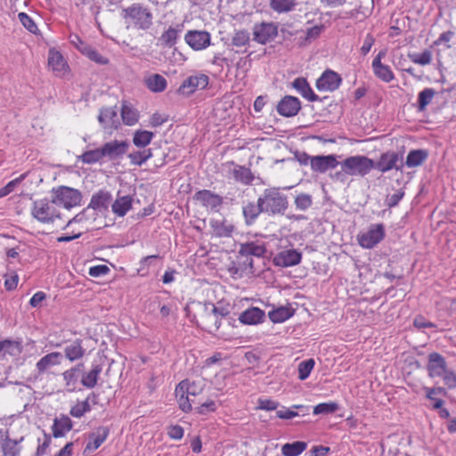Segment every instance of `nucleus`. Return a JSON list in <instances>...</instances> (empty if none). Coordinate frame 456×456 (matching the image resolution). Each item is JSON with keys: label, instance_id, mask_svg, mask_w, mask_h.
<instances>
[{"label": "nucleus", "instance_id": "nucleus-10", "mask_svg": "<svg viewBox=\"0 0 456 456\" xmlns=\"http://www.w3.org/2000/svg\"><path fill=\"white\" fill-rule=\"evenodd\" d=\"M208 77L205 74H196L187 77L181 86L179 92L183 94L190 95L196 90L205 89L208 85Z\"/></svg>", "mask_w": 456, "mask_h": 456}, {"label": "nucleus", "instance_id": "nucleus-51", "mask_svg": "<svg viewBox=\"0 0 456 456\" xmlns=\"http://www.w3.org/2000/svg\"><path fill=\"white\" fill-rule=\"evenodd\" d=\"M338 410V404L335 402L322 403L314 407V415L331 414Z\"/></svg>", "mask_w": 456, "mask_h": 456}, {"label": "nucleus", "instance_id": "nucleus-54", "mask_svg": "<svg viewBox=\"0 0 456 456\" xmlns=\"http://www.w3.org/2000/svg\"><path fill=\"white\" fill-rule=\"evenodd\" d=\"M18 19L22 26L30 33L37 34L38 28L35 21L32 20L30 16H28L25 12H20L18 14Z\"/></svg>", "mask_w": 456, "mask_h": 456}, {"label": "nucleus", "instance_id": "nucleus-14", "mask_svg": "<svg viewBox=\"0 0 456 456\" xmlns=\"http://www.w3.org/2000/svg\"><path fill=\"white\" fill-rule=\"evenodd\" d=\"M129 148V143L126 141L113 140L106 142L102 147L104 159L109 160H115L120 159L125 155Z\"/></svg>", "mask_w": 456, "mask_h": 456}, {"label": "nucleus", "instance_id": "nucleus-15", "mask_svg": "<svg viewBox=\"0 0 456 456\" xmlns=\"http://www.w3.org/2000/svg\"><path fill=\"white\" fill-rule=\"evenodd\" d=\"M194 198L203 207L213 212H218L223 204V198L208 190L198 191Z\"/></svg>", "mask_w": 456, "mask_h": 456}, {"label": "nucleus", "instance_id": "nucleus-38", "mask_svg": "<svg viewBox=\"0 0 456 456\" xmlns=\"http://www.w3.org/2000/svg\"><path fill=\"white\" fill-rule=\"evenodd\" d=\"M307 447V444L302 441H296L293 443H287L281 447V453L283 456H298Z\"/></svg>", "mask_w": 456, "mask_h": 456}, {"label": "nucleus", "instance_id": "nucleus-43", "mask_svg": "<svg viewBox=\"0 0 456 456\" xmlns=\"http://www.w3.org/2000/svg\"><path fill=\"white\" fill-rule=\"evenodd\" d=\"M374 75L383 82L389 83L395 78V75L388 65L383 63L371 65Z\"/></svg>", "mask_w": 456, "mask_h": 456}, {"label": "nucleus", "instance_id": "nucleus-20", "mask_svg": "<svg viewBox=\"0 0 456 456\" xmlns=\"http://www.w3.org/2000/svg\"><path fill=\"white\" fill-rule=\"evenodd\" d=\"M225 166L236 182L243 184H249L253 181L254 176L249 168L244 166L236 165L233 162H228Z\"/></svg>", "mask_w": 456, "mask_h": 456}, {"label": "nucleus", "instance_id": "nucleus-36", "mask_svg": "<svg viewBox=\"0 0 456 456\" xmlns=\"http://www.w3.org/2000/svg\"><path fill=\"white\" fill-rule=\"evenodd\" d=\"M110 200V194L109 192L100 191L92 196L89 208H92L95 210L104 209L108 207Z\"/></svg>", "mask_w": 456, "mask_h": 456}, {"label": "nucleus", "instance_id": "nucleus-62", "mask_svg": "<svg viewBox=\"0 0 456 456\" xmlns=\"http://www.w3.org/2000/svg\"><path fill=\"white\" fill-rule=\"evenodd\" d=\"M216 409L217 405L216 402L213 400H208L205 403H201L199 407H197L196 411L199 414L205 415L216 411Z\"/></svg>", "mask_w": 456, "mask_h": 456}, {"label": "nucleus", "instance_id": "nucleus-42", "mask_svg": "<svg viewBox=\"0 0 456 456\" xmlns=\"http://www.w3.org/2000/svg\"><path fill=\"white\" fill-rule=\"evenodd\" d=\"M154 137V134L148 130H136L133 136V143L138 148L148 146Z\"/></svg>", "mask_w": 456, "mask_h": 456}, {"label": "nucleus", "instance_id": "nucleus-40", "mask_svg": "<svg viewBox=\"0 0 456 456\" xmlns=\"http://www.w3.org/2000/svg\"><path fill=\"white\" fill-rule=\"evenodd\" d=\"M121 118L125 125L134 126L139 120V112L133 106L124 104L121 109Z\"/></svg>", "mask_w": 456, "mask_h": 456}, {"label": "nucleus", "instance_id": "nucleus-19", "mask_svg": "<svg viewBox=\"0 0 456 456\" xmlns=\"http://www.w3.org/2000/svg\"><path fill=\"white\" fill-rule=\"evenodd\" d=\"M446 369L447 363L444 356L436 352L429 354L427 370L430 378L443 375Z\"/></svg>", "mask_w": 456, "mask_h": 456}, {"label": "nucleus", "instance_id": "nucleus-28", "mask_svg": "<svg viewBox=\"0 0 456 456\" xmlns=\"http://www.w3.org/2000/svg\"><path fill=\"white\" fill-rule=\"evenodd\" d=\"M71 419L69 417L62 415L60 418L54 419L53 424L52 426L53 436L56 438L63 437L71 430Z\"/></svg>", "mask_w": 456, "mask_h": 456}, {"label": "nucleus", "instance_id": "nucleus-30", "mask_svg": "<svg viewBox=\"0 0 456 456\" xmlns=\"http://www.w3.org/2000/svg\"><path fill=\"white\" fill-rule=\"evenodd\" d=\"M428 157L427 150H411L409 151L405 160V166L409 168L421 166Z\"/></svg>", "mask_w": 456, "mask_h": 456}, {"label": "nucleus", "instance_id": "nucleus-6", "mask_svg": "<svg viewBox=\"0 0 456 456\" xmlns=\"http://www.w3.org/2000/svg\"><path fill=\"white\" fill-rule=\"evenodd\" d=\"M341 168L350 176H364L373 169V160L363 155L345 159L339 163Z\"/></svg>", "mask_w": 456, "mask_h": 456}, {"label": "nucleus", "instance_id": "nucleus-45", "mask_svg": "<svg viewBox=\"0 0 456 456\" xmlns=\"http://www.w3.org/2000/svg\"><path fill=\"white\" fill-rule=\"evenodd\" d=\"M79 366L72 367L62 373L65 385L69 391H74L78 379Z\"/></svg>", "mask_w": 456, "mask_h": 456}, {"label": "nucleus", "instance_id": "nucleus-7", "mask_svg": "<svg viewBox=\"0 0 456 456\" xmlns=\"http://www.w3.org/2000/svg\"><path fill=\"white\" fill-rule=\"evenodd\" d=\"M385 227L382 224H370L367 231L357 235V241L363 248H372L385 237Z\"/></svg>", "mask_w": 456, "mask_h": 456}, {"label": "nucleus", "instance_id": "nucleus-2", "mask_svg": "<svg viewBox=\"0 0 456 456\" xmlns=\"http://www.w3.org/2000/svg\"><path fill=\"white\" fill-rule=\"evenodd\" d=\"M122 16L127 28L146 30L152 25L151 10L140 4H133L122 11Z\"/></svg>", "mask_w": 456, "mask_h": 456}, {"label": "nucleus", "instance_id": "nucleus-39", "mask_svg": "<svg viewBox=\"0 0 456 456\" xmlns=\"http://www.w3.org/2000/svg\"><path fill=\"white\" fill-rule=\"evenodd\" d=\"M65 356L71 362L82 358L85 354V349L80 340H75L64 349Z\"/></svg>", "mask_w": 456, "mask_h": 456}, {"label": "nucleus", "instance_id": "nucleus-48", "mask_svg": "<svg viewBox=\"0 0 456 456\" xmlns=\"http://www.w3.org/2000/svg\"><path fill=\"white\" fill-rule=\"evenodd\" d=\"M262 212L259 203H248L243 207V215L248 224H252Z\"/></svg>", "mask_w": 456, "mask_h": 456}, {"label": "nucleus", "instance_id": "nucleus-57", "mask_svg": "<svg viewBox=\"0 0 456 456\" xmlns=\"http://www.w3.org/2000/svg\"><path fill=\"white\" fill-rule=\"evenodd\" d=\"M205 309H206V311L208 312V317L213 318L215 320L216 329L218 330L221 325L220 317L224 316V314L223 313V311L219 310L213 304L206 305Z\"/></svg>", "mask_w": 456, "mask_h": 456}, {"label": "nucleus", "instance_id": "nucleus-50", "mask_svg": "<svg viewBox=\"0 0 456 456\" xmlns=\"http://www.w3.org/2000/svg\"><path fill=\"white\" fill-rule=\"evenodd\" d=\"M436 91L433 88H425L419 93L418 95V105L419 110H424L427 106L432 102Z\"/></svg>", "mask_w": 456, "mask_h": 456}, {"label": "nucleus", "instance_id": "nucleus-32", "mask_svg": "<svg viewBox=\"0 0 456 456\" xmlns=\"http://www.w3.org/2000/svg\"><path fill=\"white\" fill-rule=\"evenodd\" d=\"M102 371V366L101 364L94 363L92 365V369L83 375L81 379L82 385L87 388L94 387Z\"/></svg>", "mask_w": 456, "mask_h": 456}, {"label": "nucleus", "instance_id": "nucleus-12", "mask_svg": "<svg viewBox=\"0 0 456 456\" xmlns=\"http://www.w3.org/2000/svg\"><path fill=\"white\" fill-rule=\"evenodd\" d=\"M277 27L273 22L256 24L253 28V38L259 44L265 45L277 36Z\"/></svg>", "mask_w": 456, "mask_h": 456}, {"label": "nucleus", "instance_id": "nucleus-22", "mask_svg": "<svg viewBox=\"0 0 456 456\" xmlns=\"http://www.w3.org/2000/svg\"><path fill=\"white\" fill-rule=\"evenodd\" d=\"M265 244L263 240H260L243 243L240 245V254L242 256H254L256 257H261L265 254Z\"/></svg>", "mask_w": 456, "mask_h": 456}, {"label": "nucleus", "instance_id": "nucleus-8", "mask_svg": "<svg viewBox=\"0 0 456 456\" xmlns=\"http://www.w3.org/2000/svg\"><path fill=\"white\" fill-rule=\"evenodd\" d=\"M301 260L302 253L294 248L281 250L273 257V265L282 268L297 265Z\"/></svg>", "mask_w": 456, "mask_h": 456}, {"label": "nucleus", "instance_id": "nucleus-44", "mask_svg": "<svg viewBox=\"0 0 456 456\" xmlns=\"http://www.w3.org/2000/svg\"><path fill=\"white\" fill-rule=\"evenodd\" d=\"M103 159L104 156L102 147L94 150L86 151L79 157L81 162L89 165L100 162Z\"/></svg>", "mask_w": 456, "mask_h": 456}, {"label": "nucleus", "instance_id": "nucleus-11", "mask_svg": "<svg viewBox=\"0 0 456 456\" xmlns=\"http://www.w3.org/2000/svg\"><path fill=\"white\" fill-rule=\"evenodd\" d=\"M400 156L395 151H387L379 157L377 162L373 161V169L381 173H387L392 169L401 170L402 165L398 166Z\"/></svg>", "mask_w": 456, "mask_h": 456}, {"label": "nucleus", "instance_id": "nucleus-5", "mask_svg": "<svg viewBox=\"0 0 456 456\" xmlns=\"http://www.w3.org/2000/svg\"><path fill=\"white\" fill-rule=\"evenodd\" d=\"M51 197L56 206H61L66 209H71L80 205L82 200L81 192L68 186L54 187L51 191Z\"/></svg>", "mask_w": 456, "mask_h": 456}, {"label": "nucleus", "instance_id": "nucleus-49", "mask_svg": "<svg viewBox=\"0 0 456 456\" xmlns=\"http://www.w3.org/2000/svg\"><path fill=\"white\" fill-rule=\"evenodd\" d=\"M90 411L91 405L89 403V397H87L86 400L77 402L74 406H72L69 413L72 417L79 419Z\"/></svg>", "mask_w": 456, "mask_h": 456}, {"label": "nucleus", "instance_id": "nucleus-41", "mask_svg": "<svg viewBox=\"0 0 456 456\" xmlns=\"http://www.w3.org/2000/svg\"><path fill=\"white\" fill-rule=\"evenodd\" d=\"M268 315L273 322H283L293 315V310L288 306H281L269 312Z\"/></svg>", "mask_w": 456, "mask_h": 456}, {"label": "nucleus", "instance_id": "nucleus-17", "mask_svg": "<svg viewBox=\"0 0 456 456\" xmlns=\"http://www.w3.org/2000/svg\"><path fill=\"white\" fill-rule=\"evenodd\" d=\"M301 109L300 101L294 96L287 95L277 105V111L283 117H294Z\"/></svg>", "mask_w": 456, "mask_h": 456}, {"label": "nucleus", "instance_id": "nucleus-46", "mask_svg": "<svg viewBox=\"0 0 456 456\" xmlns=\"http://www.w3.org/2000/svg\"><path fill=\"white\" fill-rule=\"evenodd\" d=\"M297 410H307V407L301 404H294L289 408L281 407L277 411L276 415L281 419H291L299 415Z\"/></svg>", "mask_w": 456, "mask_h": 456}, {"label": "nucleus", "instance_id": "nucleus-31", "mask_svg": "<svg viewBox=\"0 0 456 456\" xmlns=\"http://www.w3.org/2000/svg\"><path fill=\"white\" fill-rule=\"evenodd\" d=\"M133 198L131 196H118L111 208L115 215L124 216L132 208Z\"/></svg>", "mask_w": 456, "mask_h": 456}, {"label": "nucleus", "instance_id": "nucleus-35", "mask_svg": "<svg viewBox=\"0 0 456 456\" xmlns=\"http://www.w3.org/2000/svg\"><path fill=\"white\" fill-rule=\"evenodd\" d=\"M423 390L426 393L427 399L433 402L432 408L434 410H437L438 408H441L444 405V400L436 397L438 395H445L446 394L445 389L444 387H425L423 388Z\"/></svg>", "mask_w": 456, "mask_h": 456}, {"label": "nucleus", "instance_id": "nucleus-16", "mask_svg": "<svg viewBox=\"0 0 456 456\" xmlns=\"http://www.w3.org/2000/svg\"><path fill=\"white\" fill-rule=\"evenodd\" d=\"M340 76L332 70H327L317 79L316 87L319 91L332 92L341 84Z\"/></svg>", "mask_w": 456, "mask_h": 456}, {"label": "nucleus", "instance_id": "nucleus-9", "mask_svg": "<svg viewBox=\"0 0 456 456\" xmlns=\"http://www.w3.org/2000/svg\"><path fill=\"white\" fill-rule=\"evenodd\" d=\"M185 42L195 51L206 49L210 45L211 36L203 30H190L184 36Z\"/></svg>", "mask_w": 456, "mask_h": 456}, {"label": "nucleus", "instance_id": "nucleus-23", "mask_svg": "<svg viewBox=\"0 0 456 456\" xmlns=\"http://www.w3.org/2000/svg\"><path fill=\"white\" fill-rule=\"evenodd\" d=\"M23 440L24 436L15 438L8 436L0 446V456H20L21 452V446L20 444Z\"/></svg>", "mask_w": 456, "mask_h": 456}, {"label": "nucleus", "instance_id": "nucleus-59", "mask_svg": "<svg viewBox=\"0 0 456 456\" xmlns=\"http://www.w3.org/2000/svg\"><path fill=\"white\" fill-rule=\"evenodd\" d=\"M4 353L10 355H18L21 353L22 347L20 344L14 340L4 339Z\"/></svg>", "mask_w": 456, "mask_h": 456}, {"label": "nucleus", "instance_id": "nucleus-56", "mask_svg": "<svg viewBox=\"0 0 456 456\" xmlns=\"http://www.w3.org/2000/svg\"><path fill=\"white\" fill-rule=\"evenodd\" d=\"M313 203L312 197L306 193H300L295 199L297 209L305 211L308 209Z\"/></svg>", "mask_w": 456, "mask_h": 456}, {"label": "nucleus", "instance_id": "nucleus-13", "mask_svg": "<svg viewBox=\"0 0 456 456\" xmlns=\"http://www.w3.org/2000/svg\"><path fill=\"white\" fill-rule=\"evenodd\" d=\"M339 165L337 159V156L330 155H320L313 156L310 158V167L313 171L318 173H325L330 169H334Z\"/></svg>", "mask_w": 456, "mask_h": 456}, {"label": "nucleus", "instance_id": "nucleus-33", "mask_svg": "<svg viewBox=\"0 0 456 456\" xmlns=\"http://www.w3.org/2000/svg\"><path fill=\"white\" fill-rule=\"evenodd\" d=\"M145 85L154 93L163 92L167 86V79L159 74H152L145 78Z\"/></svg>", "mask_w": 456, "mask_h": 456}, {"label": "nucleus", "instance_id": "nucleus-1", "mask_svg": "<svg viewBox=\"0 0 456 456\" xmlns=\"http://www.w3.org/2000/svg\"><path fill=\"white\" fill-rule=\"evenodd\" d=\"M258 203L263 213L272 216L284 214L289 204L288 197L275 187L265 189L258 197Z\"/></svg>", "mask_w": 456, "mask_h": 456}, {"label": "nucleus", "instance_id": "nucleus-18", "mask_svg": "<svg viewBox=\"0 0 456 456\" xmlns=\"http://www.w3.org/2000/svg\"><path fill=\"white\" fill-rule=\"evenodd\" d=\"M48 67L57 77H63L68 71V64L61 53L55 49H50L48 53Z\"/></svg>", "mask_w": 456, "mask_h": 456}, {"label": "nucleus", "instance_id": "nucleus-58", "mask_svg": "<svg viewBox=\"0 0 456 456\" xmlns=\"http://www.w3.org/2000/svg\"><path fill=\"white\" fill-rule=\"evenodd\" d=\"M323 30L322 25H315L306 29L304 44H308L318 38Z\"/></svg>", "mask_w": 456, "mask_h": 456}, {"label": "nucleus", "instance_id": "nucleus-24", "mask_svg": "<svg viewBox=\"0 0 456 456\" xmlns=\"http://www.w3.org/2000/svg\"><path fill=\"white\" fill-rule=\"evenodd\" d=\"M265 314L258 307H250L243 311L240 316L239 321L247 325H256L264 322Z\"/></svg>", "mask_w": 456, "mask_h": 456}, {"label": "nucleus", "instance_id": "nucleus-55", "mask_svg": "<svg viewBox=\"0 0 456 456\" xmlns=\"http://www.w3.org/2000/svg\"><path fill=\"white\" fill-rule=\"evenodd\" d=\"M250 40L249 33L246 30H238L234 33L232 43L234 46L241 47L248 45Z\"/></svg>", "mask_w": 456, "mask_h": 456}, {"label": "nucleus", "instance_id": "nucleus-53", "mask_svg": "<svg viewBox=\"0 0 456 456\" xmlns=\"http://www.w3.org/2000/svg\"><path fill=\"white\" fill-rule=\"evenodd\" d=\"M409 57L412 62L421 66L428 65L432 61V53L428 50H425L419 53L410 54Z\"/></svg>", "mask_w": 456, "mask_h": 456}, {"label": "nucleus", "instance_id": "nucleus-25", "mask_svg": "<svg viewBox=\"0 0 456 456\" xmlns=\"http://www.w3.org/2000/svg\"><path fill=\"white\" fill-rule=\"evenodd\" d=\"M60 352H53L43 356L36 364L38 372L44 373L53 366L60 365L62 361Z\"/></svg>", "mask_w": 456, "mask_h": 456}, {"label": "nucleus", "instance_id": "nucleus-63", "mask_svg": "<svg viewBox=\"0 0 456 456\" xmlns=\"http://www.w3.org/2000/svg\"><path fill=\"white\" fill-rule=\"evenodd\" d=\"M279 403L271 399L259 398L257 401V409L264 411H274L278 408Z\"/></svg>", "mask_w": 456, "mask_h": 456}, {"label": "nucleus", "instance_id": "nucleus-61", "mask_svg": "<svg viewBox=\"0 0 456 456\" xmlns=\"http://www.w3.org/2000/svg\"><path fill=\"white\" fill-rule=\"evenodd\" d=\"M110 269L106 265H94L89 268L88 274L91 277L98 278L107 275Z\"/></svg>", "mask_w": 456, "mask_h": 456}, {"label": "nucleus", "instance_id": "nucleus-64", "mask_svg": "<svg viewBox=\"0 0 456 456\" xmlns=\"http://www.w3.org/2000/svg\"><path fill=\"white\" fill-rule=\"evenodd\" d=\"M158 255H151L143 257L140 262V268L138 269V273H141L142 276L146 275L147 268L152 264V261L159 258Z\"/></svg>", "mask_w": 456, "mask_h": 456}, {"label": "nucleus", "instance_id": "nucleus-3", "mask_svg": "<svg viewBox=\"0 0 456 456\" xmlns=\"http://www.w3.org/2000/svg\"><path fill=\"white\" fill-rule=\"evenodd\" d=\"M205 383L202 379L192 380L185 379L181 381L175 387V396L179 404V408L188 412L192 409L193 400L191 396H196L203 391Z\"/></svg>", "mask_w": 456, "mask_h": 456}, {"label": "nucleus", "instance_id": "nucleus-29", "mask_svg": "<svg viewBox=\"0 0 456 456\" xmlns=\"http://www.w3.org/2000/svg\"><path fill=\"white\" fill-rule=\"evenodd\" d=\"M292 86L306 100L310 102H315L318 100V96L314 93L305 78H296L292 82Z\"/></svg>", "mask_w": 456, "mask_h": 456}, {"label": "nucleus", "instance_id": "nucleus-34", "mask_svg": "<svg viewBox=\"0 0 456 456\" xmlns=\"http://www.w3.org/2000/svg\"><path fill=\"white\" fill-rule=\"evenodd\" d=\"M297 0H270V7L278 13L292 12L297 5Z\"/></svg>", "mask_w": 456, "mask_h": 456}, {"label": "nucleus", "instance_id": "nucleus-4", "mask_svg": "<svg viewBox=\"0 0 456 456\" xmlns=\"http://www.w3.org/2000/svg\"><path fill=\"white\" fill-rule=\"evenodd\" d=\"M33 218L44 224H52L57 219H61V213L53 198H44L33 201L30 208Z\"/></svg>", "mask_w": 456, "mask_h": 456}, {"label": "nucleus", "instance_id": "nucleus-26", "mask_svg": "<svg viewBox=\"0 0 456 456\" xmlns=\"http://www.w3.org/2000/svg\"><path fill=\"white\" fill-rule=\"evenodd\" d=\"M183 30V25L181 23L170 26L162 33L159 37V41L165 46L172 47L176 44L177 39L179 38Z\"/></svg>", "mask_w": 456, "mask_h": 456}, {"label": "nucleus", "instance_id": "nucleus-60", "mask_svg": "<svg viewBox=\"0 0 456 456\" xmlns=\"http://www.w3.org/2000/svg\"><path fill=\"white\" fill-rule=\"evenodd\" d=\"M439 378L443 379L444 385L448 388L452 389L456 387V373L453 370L447 368Z\"/></svg>", "mask_w": 456, "mask_h": 456}, {"label": "nucleus", "instance_id": "nucleus-27", "mask_svg": "<svg viewBox=\"0 0 456 456\" xmlns=\"http://www.w3.org/2000/svg\"><path fill=\"white\" fill-rule=\"evenodd\" d=\"M109 436V428L107 427H99L89 436V441L86 444V451H95L98 449L107 439Z\"/></svg>", "mask_w": 456, "mask_h": 456}, {"label": "nucleus", "instance_id": "nucleus-47", "mask_svg": "<svg viewBox=\"0 0 456 456\" xmlns=\"http://www.w3.org/2000/svg\"><path fill=\"white\" fill-rule=\"evenodd\" d=\"M151 157L152 151L151 149H145L142 151H134L128 155L131 164L136 166H142Z\"/></svg>", "mask_w": 456, "mask_h": 456}, {"label": "nucleus", "instance_id": "nucleus-21", "mask_svg": "<svg viewBox=\"0 0 456 456\" xmlns=\"http://www.w3.org/2000/svg\"><path fill=\"white\" fill-rule=\"evenodd\" d=\"M98 121L104 129H117L119 124L117 110L111 107L102 109Z\"/></svg>", "mask_w": 456, "mask_h": 456}, {"label": "nucleus", "instance_id": "nucleus-37", "mask_svg": "<svg viewBox=\"0 0 456 456\" xmlns=\"http://www.w3.org/2000/svg\"><path fill=\"white\" fill-rule=\"evenodd\" d=\"M214 233L218 237H229L233 232V225L224 220L211 221Z\"/></svg>", "mask_w": 456, "mask_h": 456}, {"label": "nucleus", "instance_id": "nucleus-52", "mask_svg": "<svg viewBox=\"0 0 456 456\" xmlns=\"http://www.w3.org/2000/svg\"><path fill=\"white\" fill-rule=\"evenodd\" d=\"M315 365V362L314 359H308V360H305V361H303L301 362L299 364H298V368H297V370H298V379L300 380H305L309 376H310V373L312 372L314 367Z\"/></svg>", "mask_w": 456, "mask_h": 456}]
</instances>
